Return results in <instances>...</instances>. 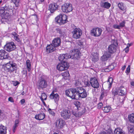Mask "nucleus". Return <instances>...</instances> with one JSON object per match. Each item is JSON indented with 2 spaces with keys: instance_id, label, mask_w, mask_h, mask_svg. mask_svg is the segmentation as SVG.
I'll use <instances>...</instances> for the list:
<instances>
[{
  "instance_id": "obj_1",
  "label": "nucleus",
  "mask_w": 134,
  "mask_h": 134,
  "mask_svg": "<svg viewBox=\"0 0 134 134\" xmlns=\"http://www.w3.org/2000/svg\"><path fill=\"white\" fill-rule=\"evenodd\" d=\"M70 53H71V55L68 54H64L65 57V60L71 58L77 59L79 58L80 56L81 53L79 50L77 49H74L71 50L70 51Z\"/></svg>"
},
{
  "instance_id": "obj_2",
  "label": "nucleus",
  "mask_w": 134,
  "mask_h": 134,
  "mask_svg": "<svg viewBox=\"0 0 134 134\" xmlns=\"http://www.w3.org/2000/svg\"><path fill=\"white\" fill-rule=\"evenodd\" d=\"M3 66L5 71L10 73L17 69V64L12 62L10 61L9 62L4 64Z\"/></svg>"
},
{
  "instance_id": "obj_3",
  "label": "nucleus",
  "mask_w": 134,
  "mask_h": 134,
  "mask_svg": "<svg viewBox=\"0 0 134 134\" xmlns=\"http://www.w3.org/2000/svg\"><path fill=\"white\" fill-rule=\"evenodd\" d=\"M37 85L39 89H43L47 87V81L43 77L41 76L38 78Z\"/></svg>"
},
{
  "instance_id": "obj_4",
  "label": "nucleus",
  "mask_w": 134,
  "mask_h": 134,
  "mask_svg": "<svg viewBox=\"0 0 134 134\" xmlns=\"http://www.w3.org/2000/svg\"><path fill=\"white\" fill-rule=\"evenodd\" d=\"M7 8L6 7H4L1 8L0 9V13L2 15V18L1 20L2 21L8 22V18L9 17V14L7 13Z\"/></svg>"
},
{
  "instance_id": "obj_5",
  "label": "nucleus",
  "mask_w": 134,
  "mask_h": 134,
  "mask_svg": "<svg viewBox=\"0 0 134 134\" xmlns=\"http://www.w3.org/2000/svg\"><path fill=\"white\" fill-rule=\"evenodd\" d=\"M77 87L75 88H71L66 91V95L72 99H76V97Z\"/></svg>"
},
{
  "instance_id": "obj_6",
  "label": "nucleus",
  "mask_w": 134,
  "mask_h": 134,
  "mask_svg": "<svg viewBox=\"0 0 134 134\" xmlns=\"http://www.w3.org/2000/svg\"><path fill=\"white\" fill-rule=\"evenodd\" d=\"M76 97L79 98H84L87 96L86 90L82 87H77Z\"/></svg>"
},
{
  "instance_id": "obj_7",
  "label": "nucleus",
  "mask_w": 134,
  "mask_h": 134,
  "mask_svg": "<svg viewBox=\"0 0 134 134\" xmlns=\"http://www.w3.org/2000/svg\"><path fill=\"white\" fill-rule=\"evenodd\" d=\"M67 19L66 15L60 14L55 18V21L56 22L61 25L66 23Z\"/></svg>"
},
{
  "instance_id": "obj_8",
  "label": "nucleus",
  "mask_w": 134,
  "mask_h": 134,
  "mask_svg": "<svg viewBox=\"0 0 134 134\" xmlns=\"http://www.w3.org/2000/svg\"><path fill=\"white\" fill-rule=\"evenodd\" d=\"M5 49L7 51L10 52L15 50L16 46L14 43L13 42H7L4 46Z\"/></svg>"
},
{
  "instance_id": "obj_9",
  "label": "nucleus",
  "mask_w": 134,
  "mask_h": 134,
  "mask_svg": "<svg viewBox=\"0 0 134 134\" xmlns=\"http://www.w3.org/2000/svg\"><path fill=\"white\" fill-rule=\"evenodd\" d=\"M72 37L74 38L77 39L79 38L82 34V31L79 28H73L72 31Z\"/></svg>"
},
{
  "instance_id": "obj_10",
  "label": "nucleus",
  "mask_w": 134,
  "mask_h": 134,
  "mask_svg": "<svg viewBox=\"0 0 134 134\" xmlns=\"http://www.w3.org/2000/svg\"><path fill=\"white\" fill-rule=\"evenodd\" d=\"M69 66V63L66 62L64 61L57 65V68L59 71H62L67 70Z\"/></svg>"
},
{
  "instance_id": "obj_11",
  "label": "nucleus",
  "mask_w": 134,
  "mask_h": 134,
  "mask_svg": "<svg viewBox=\"0 0 134 134\" xmlns=\"http://www.w3.org/2000/svg\"><path fill=\"white\" fill-rule=\"evenodd\" d=\"M61 117L65 120L69 119L71 116L70 111L68 109H64L61 112Z\"/></svg>"
},
{
  "instance_id": "obj_12",
  "label": "nucleus",
  "mask_w": 134,
  "mask_h": 134,
  "mask_svg": "<svg viewBox=\"0 0 134 134\" xmlns=\"http://www.w3.org/2000/svg\"><path fill=\"white\" fill-rule=\"evenodd\" d=\"M62 11L64 12H69L72 10L73 8L70 3H66L63 4L62 7Z\"/></svg>"
},
{
  "instance_id": "obj_13",
  "label": "nucleus",
  "mask_w": 134,
  "mask_h": 134,
  "mask_svg": "<svg viewBox=\"0 0 134 134\" xmlns=\"http://www.w3.org/2000/svg\"><path fill=\"white\" fill-rule=\"evenodd\" d=\"M102 32V29L99 28H94L91 30V33L92 35L98 37L100 35Z\"/></svg>"
},
{
  "instance_id": "obj_14",
  "label": "nucleus",
  "mask_w": 134,
  "mask_h": 134,
  "mask_svg": "<svg viewBox=\"0 0 134 134\" xmlns=\"http://www.w3.org/2000/svg\"><path fill=\"white\" fill-rule=\"evenodd\" d=\"M90 83L91 86L94 88L97 89L99 87V83L96 78H91L90 80Z\"/></svg>"
},
{
  "instance_id": "obj_15",
  "label": "nucleus",
  "mask_w": 134,
  "mask_h": 134,
  "mask_svg": "<svg viewBox=\"0 0 134 134\" xmlns=\"http://www.w3.org/2000/svg\"><path fill=\"white\" fill-rule=\"evenodd\" d=\"M58 6L57 3H53L49 4L48 6V10L51 13H53L58 9Z\"/></svg>"
},
{
  "instance_id": "obj_16",
  "label": "nucleus",
  "mask_w": 134,
  "mask_h": 134,
  "mask_svg": "<svg viewBox=\"0 0 134 134\" xmlns=\"http://www.w3.org/2000/svg\"><path fill=\"white\" fill-rule=\"evenodd\" d=\"M9 58L8 53L5 50L3 49L0 50V59H8Z\"/></svg>"
},
{
  "instance_id": "obj_17",
  "label": "nucleus",
  "mask_w": 134,
  "mask_h": 134,
  "mask_svg": "<svg viewBox=\"0 0 134 134\" xmlns=\"http://www.w3.org/2000/svg\"><path fill=\"white\" fill-rule=\"evenodd\" d=\"M51 99H54L55 102L57 103L59 100V96L57 93H55L54 91H53L49 96Z\"/></svg>"
},
{
  "instance_id": "obj_18",
  "label": "nucleus",
  "mask_w": 134,
  "mask_h": 134,
  "mask_svg": "<svg viewBox=\"0 0 134 134\" xmlns=\"http://www.w3.org/2000/svg\"><path fill=\"white\" fill-rule=\"evenodd\" d=\"M60 43V38L58 37L55 38L53 39L52 44L55 47L59 46Z\"/></svg>"
},
{
  "instance_id": "obj_19",
  "label": "nucleus",
  "mask_w": 134,
  "mask_h": 134,
  "mask_svg": "<svg viewBox=\"0 0 134 134\" xmlns=\"http://www.w3.org/2000/svg\"><path fill=\"white\" fill-rule=\"evenodd\" d=\"M64 121L60 119L57 120L56 123V125L57 127L62 128L64 125Z\"/></svg>"
},
{
  "instance_id": "obj_20",
  "label": "nucleus",
  "mask_w": 134,
  "mask_h": 134,
  "mask_svg": "<svg viewBox=\"0 0 134 134\" xmlns=\"http://www.w3.org/2000/svg\"><path fill=\"white\" fill-rule=\"evenodd\" d=\"M55 49V47L51 44L48 45L46 47V52L48 53L53 52Z\"/></svg>"
},
{
  "instance_id": "obj_21",
  "label": "nucleus",
  "mask_w": 134,
  "mask_h": 134,
  "mask_svg": "<svg viewBox=\"0 0 134 134\" xmlns=\"http://www.w3.org/2000/svg\"><path fill=\"white\" fill-rule=\"evenodd\" d=\"M116 47L115 45L112 44L109 46L108 50L111 53H113L116 51Z\"/></svg>"
},
{
  "instance_id": "obj_22",
  "label": "nucleus",
  "mask_w": 134,
  "mask_h": 134,
  "mask_svg": "<svg viewBox=\"0 0 134 134\" xmlns=\"http://www.w3.org/2000/svg\"><path fill=\"white\" fill-rule=\"evenodd\" d=\"M45 117L44 114L43 113H42L36 115L35 118L38 120H41L44 119Z\"/></svg>"
},
{
  "instance_id": "obj_23",
  "label": "nucleus",
  "mask_w": 134,
  "mask_h": 134,
  "mask_svg": "<svg viewBox=\"0 0 134 134\" xmlns=\"http://www.w3.org/2000/svg\"><path fill=\"white\" fill-rule=\"evenodd\" d=\"M11 35L13 36V37H14V39L16 41L19 43H21V41L19 38V36L15 32H13L11 34Z\"/></svg>"
},
{
  "instance_id": "obj_24",
  "label": "nucleus",
  "mask_w": 134,
  "mask_h": 134,
  "mask_svg": "<svg viewBox=\"0 0 134 134\" xmlns=\"http://www.w3.org/2000/svg\"><path fill=\"white\" fill-rule=\"evenodd\" d=\"M6 127L2 125H0V134H6Z\"/></svg>"
},
{
  "instance_id": "obj_25",
  "label": "nucleus",
  "mask_w": 134,
  "mask_h": 134,
  "mask_svg": "<svg viewBox=\"0 0 134 134\" xmlns=\"http://www.w3.org/2000/svg\"><path fill=\"white\" fill-rule=\"evenodd\" d=\"M119 95L123 96L125 95L126 92V90L125 88L121 87L118 90Z\"/></svg>"
},
{
  "instance_id": "obj_26",
  "label": "nucleus",
  "mask_w": 134,
  "mask_h": 134,
  "mask_svg": "<svg viewBox=\"0 0 134 134\" xmlns=\"http://www.w3.org/2000/svg\"><path fill=\"white\" fill-rule=\"evenodd\" d=\"M114 134H125V132L122 129L117 128L114 131Z\"/></svg>"
},
{
  "instance_id": "obj_27",
  "label": "nucleus",
  "mask_w": 134,
  "mask_h": 134,
  "mask_svg": "<svg viewBox=\"0 0 134 134\" xmlns=\"http://www.w3.org/2000/svg\"><path fill=\"white\" fill-rule=\"evenodd\" d=\"M128 118L130 122L134 124V113L129 114L128 116Z\"/></svg>"
},
{
  "instance_id": "obj_28",
  "label": "nucleus",
  "mask_w": 134,
  "mask_h": 134,
  "mask_svg": "<svg viewBox=\"0 0 134 134\" xmlns=\"http://www.w3.org/2000/svg\"><path fill=\"white\" fill-rule=\"evenodd\" d=\"M19 120L18 119H16L15 120V124L13 127V131L14 133H15L16 129V127H17L19 125Z\"/></svg>"
},
{
  "instance_id": "obj_29",
  "label": "nucleus",
  "mask_w": 134,
  "mask_h": 134,
  "mask_svg": "<svg viewBox=\"0 0 134 134\" xmlns=\"http://www.w3.org/2000/svg\"><path fill=\"white\" fill-rule=\"evenodd\" d=\"M104 130L107 131L109 134H111L112 131L110 126L108 125H105L104 127Z\"/></svg>"
},
{
  "instance_id": "obj_30",
  "label": "nucleus",
  "mask_w": 134,
  "mask_h": 134,
  "mask_svg": "<svg viewBox=\"0 0 134 134\" xmlns=\"http://www.w3.org/2000/svg\"><path fill=\"white\" fill-rule=\"evenodd\" d=\"M114 68V66L113 65H111L108 66L105 68L104 69V71L106 72H109L112 70Z\"/></svg>"
},
{
  "instance_id": "obj_31",
  "label": "nucleus",
  "mask_w": 134,
  "mask_h": 134,
  "mask_svg": "<svg viewBox=\"0 0 134 134\" xmlns=\"http://www.w3.org/2000/svg\"><path fill=\"white\" fill-rule=\"evenodd\" d=\"M27 68L28 71L30 72L31 70V64L30 60L28 59L26 61Z\"/></svg>"
},
{
  "instance_id": "obj_32",
  "label": "nucleus",
  "mask_w": 134,
  "mask_h": 134,
  "mask_svg": "<svg viewBox=\"0 0 134 134\" xmlns=\"http://www.w3.org/2000/svg\"><path fill=\"white\" fill-rule=\"evenodd\" d=\"M127 128L129 131L130 133L133 132L134 131V127L133 125L129 124Z\"/></svg>"
},
{
  "instance_id": "obj_33",
  "label": "nucleus",
  "mask_w": 134,
  "mask_h": 134,
  "mask_svg": "<svg viewBox=\"0 0 134 134\" xmlns=\"http://www.w3.org/2000/svg\"><path fill=\"white\" fill-rule=\"evenodd\" d=\"M111 6V4L108 2H105L102 5V7L107 9H109Z\"/></svg>"
},
{
  "instance_id": "obj_34",
  "label": "nucleus",
  "mask_w": 134,
  "mask_h": 134,
  "mask_svg": "<svg viewBox=\"0 0 134 134\" xmlns=\"http://www.w3.org/2000/svg\"><path fill=\"white\" fill-rule=\"evenodd\" d=\"M107 95V92L106 91H104L102 92L100 97V100H101L105 97Z\"/></svg>"
},
{
  "instance_id": "obj_35",
  "label": "nucleus",
  "mask_w": 134,
  "mask_h": 134,
  "mask_svg": "<svg viewBox=\"0 0 134 134\" xmlns=\"http://www.w3.org/2000/svg\"><path fill=\"white\" fill-rule=\"evenodd\" d=\"M111 109V108L110 107L108 106L103 107L102 109L104 112L107 113L109 112Z\"/></svg>"
},
{
  "instance_id": "obj_36",
  "label": "nucleus",
  "mask_w": 134,
  "mask_h": 134,
  "mask_svg": "<svg viewBox=\"0 0 134 134\" xmlns=\"http://www.w3.org/2000/svg\"><path fill=\"white\" fill-rule=\"evenodd\" d=\"M118 6L120 10L123 11H124V10L125 9L124 4L122 3H118Z\"/></svg>"
},
{
  "instance_id": "obj_37",
  "label": "nucleus",
  "mask_w": 134,
  "mask_h": 134,
  "mask_svg": "<svg viewBox=\"0 0 134 134\" xmlns=\"http://www.w3.org/2000/svg\"><path fill=\"white\" fill-rule=\"evenodd\" d=\"M98 59V55L96 53H94L92 58V60L94 62H96Z\"/></svg>"
},
{
  "instance_id": "obj_38",
  "label": "nucleus",
  "mask_w": 134,
  "mask_h": 134,
  "mask_svg": "<svg viewBox=\"0 0 134 134\" xmlns=\"http://www.w3.org/2000/svg\"><path fill=\"white\" fill-rule=\"evenodd\" d=\"M47 95L44 93H42L41 95V97H40L41 100L42 102L44 100H46L47 99Z\"/></svg>"
},
{
  "instance_id": "obj_39",
  "label": "nucleus",
  "mask_w": 134,
  "mask_h": 134,
  "mask_svg": "<svg viewBox=\"0 0 134 134\" xmlns=\"http://www.w3.org/2000/svg\"><path fill=\"white\" fill-rule=\"evenodd\" d=\"M58 58L59 60L60 61L63 62L64 61H65V57H64V54H60V56Z\"/></svg>"
},
{
  "instance_id": "obj_40",
  "label": "nucleus",
  "mask_w": 134,
  "mask_h": 134,
  "mask_svg": "<svg viewBox=\"0 0 134 134\" xmlns=\"http://www.w3.org/2000/svg\"><path fill=\"white\" fill-rule=\"evenodd\" d=\"M11 1L12 2H13L14 3L15 6L17 7L18 6L20 0H11Z\"/></svg>"
},
{
  "instance_id": "obj_41",
  "label": "nucleus",
  "mask_w": 134,
  "mask_h": 134,
  "mask_svg": "<svg viewBox=\"0 0 134 134\" xmlns=\"http://www.w3.org/2000/svg\"><path fill=\"white\" fill-rule=\"evenodd\" d=\"M74 104L78 109L80 107L81 105V103L80 102L76 101L74 102Z\"/></svg>"
},
{
  "instance_id": "obj_42",
  "label": "nucleus",
  "mask_w": 134,
  "mask_h": 134,
  "mask_svg": "<svg viewBox=\"0 0 134 134\" xmlns=\"http://www.w3.org/2000/svg\"><path fill=\"white\" fill-rule=\"evenodd\" d=\"M62 75L63 77H66L69 76V74L68 72L67 71H66L65 72L62 73Z\"/></svg>"
},
{
  "instance_id": "obj_43",
  "label": "nucleus",
  "mask_w": 134,
  "mask_h": 134,
  "mask_svg": "<svg viewBox=\"0 0 134 134\" xmlns=\"http://www.w3.org/2000/svg\"><path fill=\"white\" fill-rule=\"evenodd\" d=\"M91 84L90 83V81H86L84 83V86L85 87H89L91 86Z\"/></svg>"
},
{
  "instance_id": "obj_44",
  "label": "nucleus",
  "mask_w": 134,
  "mask_h": 134,
  "mask_svg": "<svg viewBox=\"0 0 134 134\" xmlns=\"http://www.w3.org/2000/svg\"><path fill=\"white\" fill-rule=\"evenodd\" d=\"M113 81V79L111 77H110L108 80V82H109V87H110L112 86V83Z\"/></svg>"
},
{
  "instance_id": "obj_45",
  "label": "nucleus",
  "mask_w": 134,
  "mask_h": 134,
  "mask_svg": "<svg viewBox=\"0 0 134 134\" xmlns=\"http://www.w3.org/2000/svg\"><path fill=\"white\" fill-rule=\"evenodd\" d=\"M112 53L109 51L105 52L104 54L108 58L111 56V54Z\"/></svg>"
},
{
  "instance_id": "obj_46",
  "label": "nucleus",
  "mask_w": 134,
  "mask_h": 134,
  "mask_svg": "<svg viewBox=\"0 0 134 134\" xmlns=\"http://www.w3.org/2000/svg\"><path fill=\"white\" fill-rule=\"evenodd\" d=\"M108 59V58L104 54L101 57V59L103 61H105L107 60Z\"/></svg>"
},
{
  "instance_id": "obj_47",
  "label": "nucleus",
  "mask_w": 134,
  "mask_h": 134,
  "mask_svg": "<svg viewBox=\"0 0 134 134\" xmlns=\"http://www.w3.org/2000/svg\"><path fill=\"white\" fill-rule=\"evenodd\" d=\"M125 21H123L122 22L120 23L119 25L120 28L124 27L125 26Z\"/></svg>"
},
{
  "instance_id": "obj_48",
  "label": "nucleus",
  "mask_w": 134,
  "mask_h": 134,
  "mask_svg": "<svg viewBox=\"0 0 134 134\" xmlns=\"http://www.w3.org/2000/svg\"><path fill=\"white\" fill-rule=\"evenodd\" d=\"M112 92L114 96L117 94L119 95L118 90H113L112 91Z\"/></svg>"
},
{
  "instance_id": "obj_49",
  "label": "nucleus",
  "mask_w": 134,
  "mask_h": 134,
  "mask_svg": "<svg viewBox=\"0 0 134 134\" xmlns=\"http://www.w3.org/2000/svg\"><path fill=\"white\" fill-rule=\"evenodd\" d=\"M56 30L57 33L59 34L62 36L63 35V32L59 28H57L56 29Z\"/></svg>"
},
{
  "instance_id": "obj_50",
  "label": "nucleus",
  "mask_w": 134,
  "mask_h": 134,
  "mask_svg": "<svg viewBox=\"0 0 134 134\" xmlns=\"http://www.w3.org/2000/svg\"><path fill=\"white\" fill-rule=\"evenodd\" d=\"M48 111L49 113L51 114L53 116H54L55 115V113L54 112L52 111L51 109L50 108H49L48 109Z\"/></svg>"
},
{
  "instance_id": "obj_51",
  "label": "nucleus",
  "mask_w": 134,
  "mask_h": 134,
  "mask_svg": "<svg viewBox=\"0 0 134 134\" xmlns=\"http://www.w3.org/2000/svg\"><path fill=\"white\" fill-rule=\"evenodd\" d=\"M130 66L129 65H128L127 68L125 71V72L126 73L128 74L129 73L130 71Z\"/></svg>"
},
{
  "instance_id": "obj_52",
  "label": "nucleus",
  "mask_w": 134,
  "mask_h": 134,
  "mask_svg": "<svg viewBox=\"0 0 134 134\" xmlns=\"http://www.w3.org/2000/svg\"><path fill=\"white\" fill-rule=\"evenodd\" d=\"M113 27L116 29H120L119 25L116 24H114L113 25Z\"/></svg>"
},
{
  "instance_id": "obj_53",
  "label": "nucleus",
  "mask_w": 134,
  "mask_h": 134,
  "mask_svg": "<svg viewBox=\"0 0 134 134\" xmlns=\"http://www.w3.org/2000/svg\"><path fill=\"white\" fill-rule=\"evenodd\" d=\"M12 83L14 86H16L18 84H19V83L17 81H13Z\"/></svg>"
},
{
  "instance_id": "obj_54",
  "label": "nucleus",
  "mask_w": 134,
  "mask_h": 134,
  "mask_svg": "<svg viewBox=\"0 0 134 134\" xmlns=\"http://www.w3.org/2000/svg\"><path fill=\"white\" fill-rule=\"evenodd\" d=\"M103 106V103H100L98 104V109L101 108Z\"/></svg>"
},
{
  "instance_id": "obj_55",
  "label": "nucleus",
  "mask_w": 134,
  "mask_h": 134,
  "mask_svg": "<svg viewBox=\"0 0 134 134\" xmlns=\"http://www.w3.org/2000/svg\"><path fill=\"white\" fill-rule=\"evenodd\" d=\"M77 43L78 44L79 46H82L83 45V42L81 41H78Z\"/></svg>"
},
{
  "instance_id": "obj_56",
  "label": "nucleus",
  "mask_w": 134,
  "mask_h": 134,
  "mask_svg": "<svg viewBox=\"0 0 134 134\" xmlns=\"http://www.w3.org/2000/svg\"><path fill=\"white\" fill-rule=\"evenodd\" d=\"M8 100L9 101L11 102H14V100L13 98L12 97H9L8 99Z\"/></svg>"
},
{
  "instance_id": "obj_57",
  "label": "nucleus",
  "mask_w": 134,
  "mask_h": 134,
  "mask_svg": "<svg viewBox=\"0 0 134 134\" xmlns=\"http://www.w3.org/2000/svg\"><path fill=\"white\" fill-rule=\"evenodd\" d=\"M25 102V100L24 99H22L20 100V102L22 104H23Z\"/></svg>"
},
{
  "instance_id": "obj_58",
  "label": "nucleus",
  "mask_w": 134,
  "mask_h": 134,
  "mask_svg": "<svg viewBox=\"0 0 134 134\" xmlns=\"http://www.w3.org/2000/svg\"><path fill=\"white\" fill-rule=\"evenodd\" d=\"M126 67V65H124V66L122 68V70L123 71L125 69V68Z\"/></svg>"
},
{
  "instance_id": "obj_59",
  "label": "nucleus",
  "mask_w": 134,
  "mask_h": 134,
  "mask_svg": "<svg viewBox=\"0 0 134 134\" xmlns=\"http://www.w3.org/2000/svg\"><path fill=\"white\" fill-rule=\"evenodd\" d=\"M100 134H107V133L105 131H103L101 132Z\"/></svg>"
},
{
  "instance_id": "obj_60",
  "label": "nucleus",
  "mask_w": 134,
  "mask_h": 134,
  "mask_svg": "<svg viewBox=\"0 0 134 134\" xmlns=\"http://www.w3.org/2000/svg\"><path fill=\"white\" fill-rule=\"evenodd\" d=\"M131 46V44L128 43L127 45V48H128Z\"/></svg>"
},
{
  "instance_id": "obj_61",
  "label": "nucleus",
  "mask_w": 134,
  "mask_h": 134,
  "mask_svg": "<svg viewBox=\"0 0 134 134\" xmlns=\"http://www.w3.org/2000/svg\"><path fill=\"white\" fill-rule=\"evenodd\" d=\"M125 50L126 53H127L129 52V49L126 48L125 49Z\"/></svg>"
},
{
  "instance_id": "obj_62",
  "label": "nucleus",
  "mask_w": 134,
  "mask_h": 134,
  "mask_svg": "<svg viewBox=\"0 0 134 134\" xmlns=\"http://www.w3.org/2000/svg\"><path fill=\"white\" fill-rule=\"evenodd\" d=\"M23 71L24 72V73H23L24 74H26V75H27V71H24V70Z\"/></svg>"
},
{
  "instance_id": "obj_63",
  "label": "nucleus",
  "mask_w": 134,
  "mask_h": 134,
  "mask_svg": "<svg viewBox=\"0 0 134 134\" xmlns=\"http://www.w3.org/2000/svg\"><path fill=\"white\" fill-rule=\"evenodd\" d=\"M21 94L22 95H24V91H23V92L21 93Z\"/></svg>"
},
{
  "instance_id": "obj_64",
  "label": "nucleus",
  "mask_w": 134,
  "mask_h": 134,
  "mask_svg": "<svg viewBox=\"0 0 134 134\" xmlns=\"http://www.w3.org/2000/svg\"><path fill=\"white\" fill-rule=\"evenodd\" d=\"M44 1V0H40V2H43Z\"/></svg>"
}]
</instances>
